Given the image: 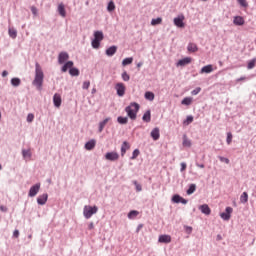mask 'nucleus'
I'll list each match as a JSON object with an SVG mask.
<instances>
[{"label": "nucleus", "mask_w": 256, "mask_h": 256, "mask_svg": "<svg viewBox=\"0 0 256 256\" xmlns=\"http://www.w3.org/2000/svg\"><path fill=\"white\" fill-rule=\"evenodd\" d=\"M97 211H99V208L97 206L86 205L83 209V215L85 219H91V217H93V215H95Z\"/></svg>", "instance_id": "nucleus-3"}, {"label": "nucleus", "mask_w": 256, "mask_h": 256, "mask_svg": "<svg viewBox=\"0 0 256 256\" xmlns=\"http://www.w3.org/2000/svg\"><path fill=\"white\" fill-rule=\"evenodd\" d=\"M8 33H9V35H10V37H11L12 39H16V38H17V30L10 28L9 31H8Z\"/></svg>", "instance_id": "nucleus-40"}, {"label": "nucleus", "mask_w": 256, "mask_h": 256, "mask_svg": "<svg viewBox=\"0 0 256 256\" xmlns=\"http://www.w3.org/2000/svg\"><path fill=\"white\" fill-rule=\"evenodd\" d=\"M233 23L238 26L245 25V19L241 16H236L234 17Z\"/></svg>", "instance_id": "nucleus-18"}, {"label": "nucleus", "mask_w": 256, "mask_h": 256, "mask_svg": "<svg viewBox=\"0 0 256 256\" xmlns=\"http://www.w3.org/2000/svg\"><path fill=\"white\" fill-rule=\"evenodd\" d=\"M150 137H152L153 141H159V138L161 137V131L158 127L154 128L151 133Z\"/></svg>", "instance_id": "nucleus-9"}, {"label": "nucleus", "mask_w": 256, "mask_h": 256, "mask_svg": "<svg viewBox=\"0 0 256 256\" xmlns=\"http://www.w3.org/2000/svg\"><path fill=\"white\" fill-rule=\"evenodd\" d=\"M131 63H133V57L125 58V59L122 61L123 67H126V65H131Z\"/></svg>", "instance_id": "nucleus-37"}, {"label": "nucleus", "mask_w": 256, "mask_h": 256, "mask_svg": "<svg viewBox=\"0 0 256 256\" xmlns=\"http://www.w3.org/2000/svg\"><path fill=\"white\" fill-rule=\"evenodd\" d=\"M90 86H91V82L85 81L82 85V89H89Z\"/></svg>", "instance_id": "nucleus-50"}, {"label": "nucleus", "mask_w": 256, "mask_h": 256, "mask_svg": "<svg viewBox=\"0 0 256 256\" xmlns=\"http://www.w3.org/2000/svg\"><path fill=\"white\" fill-rule=\"evenodd\" d=\"M159 243H171L170 235H160L158 238Z\"/></svg>", "instance_id": "nucleus-17"}, {"label": "nucleus", "mask_w": 256, "mask_h": 256, "mask_svg": "<svg viewBox=\"0 0 256 256\" xmlns=\"http://www.w3.org/2000/svg\"><path fill=\"white\" fill-rule=\"evenodd\" d=\"M232 141H233V134H231V132H228L227 139H226L227 145H231Z\"/></svg>", "instance_id": "nucleus-42"}, {"label": "nucleus", "mask_w": 256, "mask_h": 256, "mask_svg": "<svg viewBox=\"0 0 256 256\" xmlns=\"http://www.w3.org/2000/svg\"><path fill=\"white\" fill-rule=\"evenodd\" d=\"M69 73H70V75L72 76V77H79V69H77V68H71L70 70H69Z\"/></svg>", "instance_id": "nucleus-34"}, {"label": "nucleus", "mask_w": 256, "mask_h": 256, "mask_svg": "<svg viewBox=\"0 0 256 256\" xmlns=\"http://www.w3.org/2000/svg\"><path fill=\"white\" fill-rule=\"evenodd\" d=\"M47 199H49V195L42 194L37 198L38 205H45L47 203Z\"/></svg>", "instance_id": "nucleus-13"}, {"label": "nucleus", "mask_w": 256, "mask_h": 256, "mask_svg": "<svg viewBox=\"0 0 256 256\" xmlns=\"http://www.w3.org/2000/svg\"><path fill=\"white\" fill-rule=\"evenodd\" d=\"M0 211L3 213H7V207L6 206H0Z\"/></svg>", "instance_id": "nucleus-58"}, {"label": "nucleus", "mask_w": 256, "mask_h": 256, "mask_svg": "<svg viewBox=\"0 0 256 256\" xmlns=\"http://www.w3.org/2000/svg\"><path fill=\"white\" fill-rule=\"evenodd\" d=\"M88 229L91 231L93 229H95V225L93 224V222H91L89 225H88Z\"/></svg>", "instance_id": "nucleus-59"}, {"label": "nucleus", "mask_w": 256, "mask_h": 256, "mask_svg": "<svg viewBox=\"0 0 256 256\" xmlns=\"http://www.w3.org/2000/svg\"><path fill=\"white\" fill-rule=\"evenodd\" d=\"M43 79H45V74L43 73V68H41V65L39 62L35 63V78L33 80V85L41 90L43 87Z\"/></svg>", "instance_id": "nucleus-1"}, {"label": "nucleus", "mask_w": 256, "mask_h": 256, "mask_svg": "<svg viewBox=\"0 0 256 256\" xmlns=\"http://www.w3.org/2000/svg\"><path fill=\"white\" fill-rule=\"evenodd\" d=\"M142 120L145 122V123H150L151 122V110H147L143 117H142Z\"/></svg>", "instance_id": "nucleus-23"}, {"label": "nucleus", "mask_w": 256, "mask_h": 256, "mask_svg": "<svg viewBox=\"0 0 256 256\" xmlns=\"http://www.w3.org/2000/svg\"><path fill=\"white\" fill-rule=\"evenodd\" d=\"M219 159H220V161H221L222 163H226V165H229V159H228V158H225V157H223V156H220Z\"/></svg>", "instance_id": "nucleus-52"}, {"label": "nucleus", "mask_w": 256, "mask_h": 256, "mask_svg": "<svg viewBox=\"0 0 256 256\" xmlns=\"http://www.w3.org/2000/svg\"><path fill=\"white\" fill-rule=\"evenodd\" d=\"M145 99L148 101H153L155 99V94L153 92H146Z\"/></svg>", "instance_id": "nucleus-36"}, {"label": "nucleus", "mask_w": 256, "mask_h": 256, "mask_svg": "<svg viewBox=\"0 0 256 256\" xmlns=\"http://www.w3.org/2000/svg\"><path fill=\"white\" fill-rule=\"evenodd\" d=\"M187 51L189 53H197V51H199V48L197 47V44L189 43L187 46Z\"/></svg>", "instance_id": "nucleus-16"}, {"label": "nucleus", "mask_w": 256, "mask_h": 256, "mask_svg": "<svg viewBox=\"0 0 256 256\" xmlns=\"http://www.w3.org/2000/svg\"><path fill=\"white\" fill-rule=\"evenodd\" d=\"M139 149H135L134 151H133V153H132V157H131V159L132 160H135L137 157H139Z\"/></svg>", "instance_id": "nucleus-44"}, {"label": "nucleus", "mask_w": 256, "mask_h": 256, "mask_svg": "<svg viewBox=\"0 0 256 256\" xmlns=\"http://www.w3.org/2000/svg\"><path fill=\"white\" fill-rule=\"evenodd\" d=\"M181 169H180V171H185V169H187V164L185 163V162H182L181 164Z\"/></svg>", "instance_id": "nucleus-53"}, {"label": "nucleus", "mask_w": 256, "mask_h": 256, "mask_svg": "<svg viewBox=\"0 0 256 256\" xmlns=\"http://www.w3.org/2000/svg\"><path fill=\"white\" fill-rule=\"evenodd\" d=\"M117 121H118V123H120V125H127L129 119H128L127 117H121V116H119V117L117 118Z\"/></svg>", "instance_id": "nucleus-32"}, {"label": "nucleus", "mask_w": 256, "mask_h": 256, "mask_svg": "<svg viewBox=\"0 0 256 256\" xmlns=\"http://www.w3.org/2000/svg\"><path fill=\"white\" fill-rule=\"evenodd\" d=\"M141 65H143V63H138V64H137V67H141Z\"/></svg>", "instance_id": "nucleus-63"}, {"label": "nucleus", "mask_w": 256, "mask_h": 256, "mask_svg": "<svg viewBox=\"0 0 256 256\" xmlns=\"http://www.w3.org/2000/svg\"><path fill=\"white\" fill-rule=\"evenodd\" d=\"M115 53H117V46H111L110 48H108V49L106 50V55H107L108 57H113V55H114Z\"/></svg>", "instance_id": "nucleus-20"}, {"label": "nucleus", "mask_w": 256, "mask_h": 256, "mask_svg": "<svg viewBox=\"0 0 256 256\" xmlns=\"http://www.w3.org/2000/svg\"><path fill=\"white\" fill-rule=\"evenodd\" d=\"M255 63H256V59L251 60L248 63V69H253V67H255Z\"/></svg>", "instance_id": "nucleus-48"}, {"label": "nucleus", "mask_w": 256, "mask_h": 256, "mask_svg": "<svg viewBox=\"0 0 256 256\" xmlns=\"http://www.w3.org/2000/svg\"><path fill=\"white\" fill-rule=\"evenodd\" d=\"M69 59V54L67 52H61L58 56V63L60 65H63V63H65V61H67Z\"/></svg>", "instance_id": "nucleus-10"}, {"label": "nucleus", "mask_w": 256, "mask_h": 256, "mask_svg": "<svg viewBox=\"0 0 256 256\" xmlns=\"http://www.w3.org/2000/svg\"><path fill=\"white\" fill-rule=\"evenodd\" d=\"M131 146H129V143H127L126 141L123 142L122 146H121V155L122 157L125 155V153H127L128 149H130Z\"/></svg>", "instance_id": "nucleus-24"}, {"label": "nucleus", "mask_w": 256, "mask_h": 256, "mask_svg": "<svg viewBox=\"0 0 256 256\" xmlns=\"http://www.w3.org/2000/svg\"><path fill=\"white\" fill-rule=\"evenodd\" d=\"M139 215V211L137 210H131L128 213V219H135V217H137Z\"/></svg>", "instance_id": "nucleus-30"}, {"label": "nucleus", "mask_w": 256, "mask_h": 256, "mask_svg": "<svg viewBox=\"0 0 256 256\" xmlns=\"http://www.w3.org/2000/svg\"><path fill=\"white\" fill-rule=\"evenodd\" d=\"M107 11H109V12L115 11V2L110 1V2L108 3Z\"/></svg>", "instance_id": "nucleus-41"}, {"label": "nucleus", "mask_w": 256, "mask_h": 256, "mask_svg": "<svg viewBox=\"0 0 256 256\" xmlns=\"http://www.w3.org/2000/svg\"><path fill=\"white\" fill-rule=\"evenodd\" d=\"M7 75H9V72H7L6 70H4V71L2 72V77H7Z\"/></svg>", "instance_id": "nucleus-60"}, {"label": "nucleus", "mask_w": 256, "mask_h": 256, "mask_svg": "<svg viewBox=\"0 0 256 256\" xmlns=\"http://www.w3.org/2000/svg\"><path fill=\"white\" fill-rule=\"evenodd\" d=\"M31 11H32L33 15H37V8L35 6L31 7Z\"/></svg>", "instance_id": "nucleus-57"}, {"label": "nucleus", "mask_w": 256, "mask_h": 256, "mask_svg": "<svg viewBox=\"0 0 256 256\" xmlns=\"http://www.w3.org/2000/svg\"><path fill=\"white\" fill-rule=\"evenodd\" d=\"M103 32L102 31H96L94 32V39H96L97 41H103Z\"/></svg>", "instance_id": "nucleus-26"}, {"label": "nucleus", "mask_w": 256, "mask_h": 256, "mask_svg": "<svg viewBox=\"0 0 256 256\" xmlns=\"http://www.w3.org/2000/svg\"><path fill=\"white\" fill-rule=\"evenodd\" d=\"M199 209L204 215H211V208H209V205L203 204L199 207Z\"/></svg>", "instance_id": "nucleus-15"}, {"label": "nucleus", "mask_w": 256, "mask_h": 256, "mask_svg": "<svg viewBox=\"0 0 256 256\" xmlns=\"http://www.w3.org/2000/svg\"><path fill=\"white\" fill-rule=\"evenodd\" d=\"M39 189H41V184H35L34 186H32L29 190V197H35V195H37V193H39Z\"/></svg>", "instance_id": "nucleus-7"}, {"label": "nucleus", "mask_w": 256, "mask_h": 256, "mask_svg": "<svg viewBox=\"0 0 256 256\" xmlns=\"http://www.w3.org/2000/svg\"><path fill=\"white\" fill-rule=\"evenodd\" d=\"M122 79H123V81H129V79H131V77L129 76V74H127V72H123Z\"/></svg>", "instance_id": "nucleus-45"}, {"label": "nucleus", "mask_w": 256, "mask_h": 256, "mask_svg": "<svg viewBox=\"0 0 256 256\" xmlns=\"http://www.w3.org/2000/svg\"><path fill=\"white\" fill-rule=\"evenodd\" d=\"M161 23H163V18H161V17H158V18H155V19L151 20V25L153 27H155V25H161Z\"/></svg>", "instance_id": "nucleus-27"}, {"label": "nucleus", "mask_w": 256, "mask_h": 256, "mask_svg": "<svg viewBox=\"0 0 256 256\" xmlns=\"http://www.w3.org/2000/svg\"><path fill=\"white\" fill-rule=\"evenodd\" d=\"M143 227V225H139L137 228V233H139V231H141V228Z\"/></svg>", "instance_id": "nucleus-62"}, {"label": "nucleus", "mask_w": 256, "mask_h": 256, "mask_svg": "<svg viewBox=\"0 0 256 256\" xmlns=\"http://www.w3.org/2000/svg\"><path fill=\"white\" fill-rule=\"evenodd\" d=\"M192 61L193 59L191 57H186L184 59H181L178 61L177 67H185V65H189V63H191Z\"/></svg>", "instance_id": "nucleus-12"}, {"label": "nucleus", "mask_w": 256, "mask_h": 256, "mask_svg": "<svg viewBox=\"0 0 256 256\" xmlns=\"http://www.w3.org/2000/svg\"><path fill=\"white\" fill-rule=\"evenodd\" d=\"M197 190V185L191 184L187 189V195H193V192Z\"/></svg>", "instance_id": "nucleus-31"}, {"label": "nucleus", "mask_w": 256, "mask_h": 256, "mask_svg": "<svg viewBox=\"0 0 256 256\" xmlns=\"http://www.w3.org/2000/svg\"><path fill=\"white\" fill-rule=\"evenodd\" d=\"M231 213H233V208L226 207L225 212H222L220 217L223 219V221H229V219H231Z\"/></svg>", "instance_id": "nucleus-6"}, {"label": "nucleus", "mask_w": 256, "mask_h": 256, "mask_svg": "<svg viewBox=\"0 0 256 256\" xmlns=\"http://www.w3.org/2000/svg\"><path fill=\"white\" fill-rule=\"evenodd\" d=\"M11 85H13V87H19V85H21V79L12 78L11 79Z\"/></svg>", "instance_id": "nucleus-35"}, {"label": "nucleus", "mask_w": 256, "mask_h": 256, "mask_svg": "<svg viewBox=\"0 0 256 256\" xmlns=\"http://www.w3.org/2000/svg\"><path fill=\"white\" fill-rule=\"evenodd\" d=\"M13 237H15L16 239L19 238V230H14Z\"/></svg>", "instance_id": "nucleus-55"}, {"label": "nucleus", "mask_w": 256, "mask_h": 256, "mask_svg": "<svg viewBox=\"0 0 256 256\" xmlns=\"http://www.w3.org/2000/svg\"><path fill=\"white\" fill-rule=\"evenodd\" d=\"M183 147H191V140L187 139V135L183 136Z\"/></svg>", "instance_id": "nucleus-33"}, {"label": "nucleus", "mask_w": 256, "mask_h": 256, "mask_svg": "<svg viewBox=\"0 0 256 256\" xmlns=\"http://www.w3.org/2000/svg\"><path fill=\"white\" fill-rule=\"evenodd\" d=\"M101 46V41L100 40H96L95 38L92 41V47L93 49H99V47Z\"/></svg>", "instance_id": "nucleus-39"}, {"label": "nucleus", "mask_w": 256, "mask_h": 256, "mask_svg": "<svg viewBox=\"0 0 256 256\" xmlns=\"http://www.w3.org/2000/svg\"><path fill=\"white\" fill-rule=\"evenodd\" d=\"M22 155L24 159H31V150H22Z\"/></svg>", "instance_id": "nucleus-38"}, {"label": "nucleus", "mask_w": 256, "mask_h": 256, "mask_svg": "<svg viewBox=\"0 0 256 256\" xmlns=\"http://www.w3.org/2000/svg\"><path fill=\"white\" fill-rule=\"evenodd\" d=\"M115 90L118 97H123L125 95L126 87L125 84L119 82L115 85Z\"/></svg>", "instance_id": "nucleus-5"}, {"label": "nucleus", "mask_w": 256, "mask_h": 256, "mask_svg": "<svg viewBox=\"0 0 256 256\" xmlns=\"http://www.w3.org/2000/svg\"><path fill=\"white\" fill-rule=\"evenodd\" d=\"M172 201H173V203H181V196L179 194H175L172 197Z\"/></svg>", "instance_id": "nucleus-43"}, {"label": "nucleus", "mask_w": 256, "mask_h": 256, "mask_svg": "<svg viewBox=\"0 0 256 256\" xmlns=\"http://www.w3.org/2000/svg\"><path fill=\"white\" fill-rule=\"evenodd\" d=\"M125 111H126L128 117H130V119H132V121H135V119H137V113L139 112V104L132 102V103H130L129 106H127L125 108Z\"/></svg>", "instance_id": "nucleus-2"}, {"label": "nucleus", "mask_w": 256, "mask_h": 256, "mask_svg": "<svg viewBox=\"0 0 256 256\" xmlns=\"http://www.w3.org/2000/svg\"><path fill=\"white\" fill-rule=\"evenodd\" d=\"M133 184L136 187V191L140 192L143 190V188L141 187V184H138L137 181H134Z\"/></svg>", "instance_id": "nucleus-49"}, {"label": "nucleus", "mask_w": 256, "mask_h": 256, "mask_svg": "<svg viewBox=\"0 0 256 256\" xmlns=\"http://www.w3.org/2000/svg\"><path fill=\"white\" fill-rule=\"evenodd\" d=\"M73 69V61H68L65 63V65L62 67V73H67V71Z\"/></svg>", "instance_id": "nucleus-19"}, {"label": "nucleus", "mask_w": 256, "mask_h": 256, "mask_svg": "<svg viewBox=\"0 0 256 256\" xmlns=\"http://www.w3.org/2000/svg\"><path fill=\"white\" fill-rule=\"evenodd\" d=\"M110 119L111 118H106L102 122L99 123V133L103 132V129H105V125H107V123H109Z\"/></svg>", "instance_id": "nucleus-25"}, {"label": "nucleus", "mask_w": 256, "mask_h": 256, "mask_svg": "<svg viewBox=\"0 0 256 256\" xmlns=\"http://www.w3.org/2000/svg\"><path fill=\"white\" fill-rule=\"evenodd\" d=\"M239 5H241V7H248V3L247 0H238Z\"/></svg>", "instance_id": "nucleus-46"}, {"label": "nucleus", "mask_w": 256, "mask_h": 256, "mask_svg": "<svg viewBox=\"0 0 256 256\" xmlns=\"http://www.w3.org/2000/svg\"><path fill=\"white\" fill-rule=\"evenodd\" d=\"M191 103H193V98L191 97H186L181 101V105H191Z\"/></svg>", "instance_id": "nucleus-29"}, {"label": "nucleus", "mask_w": 256, "mask_h": 256, "mask_svg": "<svg viewBox=\"0 0 256 256\" xmlns=\"http://www.w3.org/2000/svg\"><path fill=\"white\" fill-rule=\"evenodd\" d=\"M185 16L183 14L178 15L176 18H174V25L180 29H183L185 27Z\"/></svg>", "instance_id": "nucleus-4"}, {"label": "nucleus", "mask_w": 256, "mask_h": 256, "mask_svg": "<svg viewBox=\"0 0 256 256\" xmlns=\"http://www.w3.org/2000/svg\"><path fill=\"white\" fill-rule=\"evenodd\" d=\"M1 169H3V166H1V164H0V171H1Z\"/></svg>", "instance_id": "nucleus-64"}, {"label": "nucleus", "mask_w": 256, "mask_h": 256, "mask_svg": "<svg viewBox=\"0 0 256 256\" xmlns=\"http://www.w3.org/2000/svg\"><path fill=\"white\" fill-rule=\"evenodd\" d=\"M187 124L193 123V116H188L186 119Z\"/></svg>", "instance_id": "nucleus-54"}, {"label": "nucleus", "mask_w": 256, "mask_h": 256, "mask_svg": "<svg viewBox=\"0 0 256 256\" xmlns=\"http://www.w3.org/2000/svg\"><path fill=\"white\" fill-rule=\"evenodd\" d=\"M200 73L201 74H203V73H213V65L209 64V65H206V66L202 67Z\"/></svg>", "instance_id": "nucleus-22"}, {"label": "nucleus", "mask_w": 256, "mask_h": 256, "mask_svg": "<svg viewBox=\"0 0 256 256\" xmlns=\"http://www.w3.org/2000/svg\"><path fill=\"white\" fill-rule=\"evenodd\" d=\"M241 203H247L249 201V194L247 192H243L240 196Z\"/></svg>", "instance_id": "nucleus-28"}, {"label": "nucleus", "mask_w": 256, "mask_h": 256, "mask_svg": "<svg viewBox=\"0 0 256 256\" xmlns=\"http://www.w3.org/2000/svg\"><path fill=\"white\" fill-rule=\"evenodd\" d=\"M53 103H54V106L57 107V109L61 107V103H62L61 94H57V93L54 94Z\"/></svg>", "instance_id": "nucleus-11"}, {"label": "nucleus", "mask_w": 256, "mask_h": 256, "mask_svg": "<svg viewBox=\"0 0 256 256\" xmlns=\"http://www.w3.org/2000/svg\"><path fill=\"white\" fill-rule=\"evenodd\" d=\"M58 13L61 17H67V12L65 11V5L63 3L58 5Z\"/></svg>", "instance_id": "nucleus-21"}, {"label": "nucleus", "mask_w": 256, "mask_h": 256, "mask_svg": "<svg viewBox=\"0 0 256 256\" xmlns=\"http://www.w3.org/2000/svg\"><path fill=\"white\" fill-rule=\"evenodd\" d=\"M95 145H97V141L92 139L85 144V149L87 151H93V149H95Z\"/></svg>", "instance_id": "nucleus-14"}, {"label": "nucleus", "mask_w": 256, "mask_h": 256, "mask_svg": "<svg viewBox=\"0 0 256 256\" xmlns=\"http://www.w3.org/2000/svg\"><path fill=\"white\" fill-rule=\"evenodd\" d=\"M199 93H201V87H198V88L194 89L191 92V95H199Z\"/></svg>", "instance_id": "nucleus-51"}, {"label": "nucleus", "mask_w": 256, "mask_h": 256, "mask_svg": "<svg viewBox=\"0 0 256 256\" xmlns=\"http://www.w3.org/2000/svg\"><path fill=\"white\" fill-rule=\"evenodd\" d=\"M197 167H199L200 169H205V165L204 164H196Z\"/></svg>", "instance_id": "nucleus-61"}, {"label": "nucleus", "mask_w": 256, "mask_h": 256, "mask_svg": "<svg viewBox=\"0 0 256 256\" xmlns=\"http://www.w3.org/2000/svg\"><path fill=\"white\" fill-rule=\"evenodd\" d=\"M107 161H117L119 159V154L117 152H108L105 155Z\"/></svg>", "instance_id": "nucleus-8"}, {"label": "nucleus", "mask_w": 256, "mask_h": 256, "mask_svg": "<svg viewBox=\"0 0 256 256\" xmlns=\"http://www.w3.org/2000/svg\"><path fill=\"white\" fill-rule=\"evenodd\" d=\"M180 203H182V205H187V199L181 197L180 198Z\"/></svg>", "instance_id": "nucleus-56"}, {"label": "nucleus", "mask_w": 256, "mask_h": 256, "mask_svg": "<svg viewBox=\"0 0 256 256\" xmlns=\"http://www.w3.org/2000/svg\"><path fill=\"white\" fill-rule=\"evenodd\" d=\"M33 119H35V115H33V114H28V116H27V122L28 123H33Z\"/></svg>", "instance_id": "nucleus-47"}]
</instances>
